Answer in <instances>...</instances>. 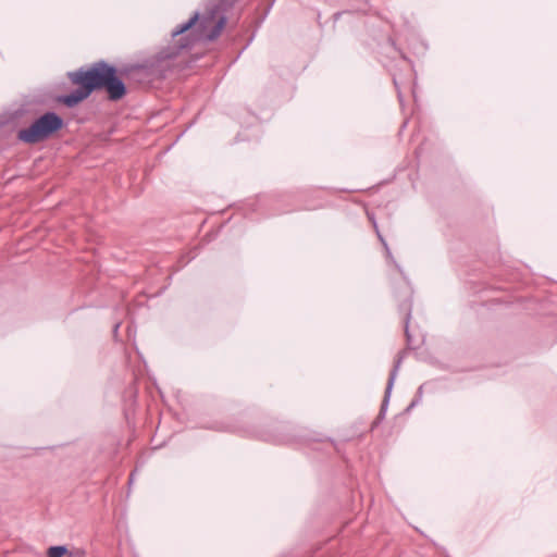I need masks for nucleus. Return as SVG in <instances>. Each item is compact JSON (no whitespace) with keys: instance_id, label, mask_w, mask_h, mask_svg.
I'll return each instance as SVG.
<instances>
[{"instance_id":"obj_11","label":"nucleus","mask_w":557,"mask_h":557,"mask_svg":"<svg viewBox=\"0 0 557 557\" xmlns=\"http://www.w3.org/2000/svg\"><path fill=\"white\" fill-rule=\"evenodd\" d=\"M418 394H419V396H421V394H422V386H420V387L418 388Z\"/></svg>"},{"instance_id":"obj_1","label":"nucleus","mask_w":557,"mask_h":557,"mask_svg":"<svg viewBox=\"0 0 557 557\" xmlns=\"http://www.w3.org/2000/svg\"><path fill=\"white\" fill-rule=\"evenodd\" d=\"M66 77L71 84L77 86L70 94L57 98V101L66 108L76 107L97 90H106L111 101H119L127 94V87L119 76L116 66L104 60L70 71L66 73Z\"/></svg>"},{"instance_id":"obj_2","label":"nucleus","mask_w":557,"mask_h":557,"mask_svg":"<svg viewBox=\"0 0 557 557\" xmlns=\"http://www.w3.org/2000/svg\"><path fill=\"white\" fill-rule=\"evenodd\" d=\"M211 1L213 2L212 8L208 11L207 14L202 16L201 20L199 12H195L194 15L189 17L188 21L184 22L183 24L178 25L175 29L172 30V37L175 38L177 36L185 34L190 28H193L198 21H200V27L206 29L208 27V24H210L218 15H220L214 26L206 34V39L208 41H213L214 39H216L220 36L226 23V16L224 13L228 9H231L237 0Z\"/></svg>"},{"instance_id":"obj_6","label":"nucleus","mask_w":557,"mask_h":557,"mask_svg":"<svg viewBox=\"0 0 557 557\" xmlns=\"http://www.w3.org/2000/svg\"><path fill=\"white\" fill-rule=\"evenodd\" d=\"M401 361H403V357L399 356L397 358V360L395 361L393 369L389 372L388 381H387L386 388H385L384 398H383V401L381 404V408H380V412H379L377 419H383L384 416H385V412L387 410V406H388V403H389V397H391V394H392V389H393L396 376L398 374Z\"/></svg>"},{"instance_id":"obj_4","label":"nucleus","mask_w":557,"mask_h":557,"mask_svg":"<svg viewBox=\"0 0 557 557\" xmlns=\"http://www.w3.org/2000/svg\"><path fill=\"white\" fill-rule=\"evenodd\" d=\"M3 124L17 128L22 125L25 127L17 131V139L26 144H35V113L25 107H21L10 113Z\"/></svg>"},{"instance_id":"obj_8","label":"nucleus","mask_w":557,"mask_h":557,"mask_svg":"<svg viewBox=\"0 0 557 557\" xmlns=\"http://www.w3.org/2000/svg\"><path fill=\"white\" fill-rule=\"evenodd\" d=\"M47 557H73V554L65 545H57L48 548Z\"/></svg>"},{"instance_id":"obj_12","label":"nucleus","mask_w":557,"mask_h":557,"mask_svg":"<svg viewBox=\"0 0 557 557\" xmlns=\"http://www.w3.org/2000/svg\"><path fill=\"white\" fill-rule=\"evenodd\" d=\"M119 326H120V324H119V323H117V324H115V332L117 331Z\"/></svg>"},{"instance_id":"obj_7","label":"nucleus","mask_w":557,"mask_h":557,"mask_svg":"<svg viewBox=\"0 0 557 557\" xmlns=\"http://www.w3.org/2000/svg\"><path fill=\"white\" fill-rule=\"evenodd\" d=\"M411 309H412V301H411L410 298L405 299L399 305V310L405 313V335H406V339H407V346L410 349L412 348L411 335L409 333V322H410V319H411Z\"/></svg>"},{"instance_id":"obj_3","label":"nucleus","mask_w":557,"mask_h":557,"mask_svg":"<svg viewBox=\"0 0 557 557\" xmlns=\"http://www.w3.org/2000/svg\"><path fill=\"white\" fill-rule=\"evenodd\" d=\"M194 46V39L183 36L173 44L163 48L154 57L146 61V67L150 75L156 78H165L174 69V61L183 50H189Z\"/></svg>"},{"instance_id":"obj_10","label":"nucleus","mask_w":557,"mask_h":557,"mask_svg":"<svg viewBox=\"0 0 557 557\" xmlns=\"http://www.w3.org/2000/svg\"><path fill=\"white\" fill-rule=\"evenodd\" d=\"M419 403V398L417 399H413L410 405L408 406L407 410H410L411 408H413L414 406H417V404Z\"/></svg>"},{"instance_id":"obj_5","label":"nucleus","mask_w":557,"mask_h":557,"mask_svg":"<svg viewBox=\"0 0 557 557\" xmlns=\"http://www.w3.org/2000/svg\"><path fill=\"white\" fill-rule=\"evenodd\" d=\"M64 125V120L53 111L37 116V141L52 136Z\"/></svg>"},{"instance_id":"obj_9","label":"nucleus","mask_w":557,"mask_h":557,"mask_svg":"<svg viewBox=\"0 0 557 557\" xmlns=\"http://www.w3.org/2000/svg\"><path fill=\"white\" fill-rule=\"evenodd\" d=\"M373 226H374V230L376 232V235H377L380 242L382 243V245L384 246V248L386 250V253L389 256L391 251H389L388 245H387L386 240L384 239V237L382 236V234L380 233L377 224H376L375 221H373Z\"/></svg>"}]
</instances>
